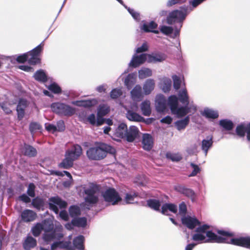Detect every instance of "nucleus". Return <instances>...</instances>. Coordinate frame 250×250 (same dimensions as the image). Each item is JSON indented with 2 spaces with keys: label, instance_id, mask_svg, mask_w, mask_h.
<instances>
[{
  "label": "nucleus",
  "instance_id": "a878e982",
  "mask_svg": "<svg viewBox=\"0 0 250 250\" xmlns=\"http://www.w3.org/2000/svg\"><path fill=\"white\" fill-rule=\"evenodd\" d=\"M127 126L125 123L120 124L115 130L114 135L119 138H124L127 131Z\"/></svg>",
  "mask_w": 250,
  "mask_h": 250
},
{
  "label": "nucleus",
  "instance_id": "2eb2a0df",
  "mask_svg": "<svg viewBox=\"0 0 250 250\" xmlns=\"http://www.w3.org/2000/svg\"><path fill=\"white\" fill-rule=\"evenodd\" d=\"M139 130L138 128L134 125L130 126L127 129L125 139L127 142H132L138 136Z\"/></svg>",
  "mask_w": 250,
  "mask_h": 250
},
{
  "label": "nucleus",
  "instance_id": "c85d7f7f",
  "mask_svg": "<svg viewBox=\"0 0 250 250\" xmlns=\"http://www.w3.org/2000/svg\"><path fill=\"white\" fill-rule=\"evenodd\" d=\"M72 104L77 106H83L85 107H91L97 104V100L95 99L85 101H76L72 102Z\"/></svg>",
  "mask_w": 250,
  "mask_h": 250
},
{
  "label": "nucleus",
  "instance_id": "de8ad7c7",
  "mask_svg": "<svg viewBox=\"0 0 250 250\" xmlns=\"http://www.w3.org/2000/svg\"><path fill=\"white\" fill-rule=\"evenodd\" d=\"M205 234H202L201 233L196 232L192 235V239L195 241H205L206 239Z\"/></svg>",
  "mask_w": 250,
  "mask_h": 250
},
{
  "label": "nucleus",
  "instance_id": "a19ab883",
  "mask_svg": "<svg viewBox=\"0 0 250 250\" xmlns=\"http://www.w3.org/2000/svg\"><path fill=\"white\" fill-rule=\"evenodd\" d=\"M32 205L35 208L40 210L43 207L44 201L42 198L37 197L32 200Z\"/></svg>",
  "mask_w": 250,
  "mask_h": 250
},
{
  "label": "nucleus",
  "instance_id": "b1692460",
  "mask_svg": "<svg viewBox=\"0 0 250 250\" xmlns=\"http://www.w3.org/2000/svg\"><path fill=\"white\" fill-rule=\"evenodd\" d=\"M142 144L145 150H150L153 146L152 136L148 134H144L143 136Z\"/></svg>",
  "mask_w": 250,
  "mask_h": 250
},
{
  "label": "nucleus",
  "instance_id": "49530a36",
  "mask_svg": "<svg viewBox=\"0 0 250 250\" xmlns=\"http://www.w3.org/2000/svg\"><path fill=\"white\" fill-rule=\"evenodd\" d=\"M48 89L55 94L61 93V87L56 83H53L48 86Z\"/></svg>",
  "mask_w": 250,
  "mask_h": 250
},
{
  "label": "nucleus",
  "instance_id": "20e7f679",
  "mask_svg": "<svg viewBox=\"0 0 250 250\" xmlns=\"http://www.w3.org/2000/svg\"><path fill=\"white\" fill-rule=\"evenodd\" d=\"M107 153L113 154L115 153V149L111 146L104 143L100 144L98 146L91 147L86 152L88 158L95 160L104 159Z\"/></svg>",
  "mask_w": 250,
  "mask_h": 250
},
{
  "label": "nucleus",
  "instance_id": "7ed1b4c3",
  "mask_svg": "<svg viewBox=\"0 0 250 250\" xmlns=\"http://www.w3.org/2000/svg\"><path fill=\"white\" fill-rule=\"evenodd\" d=\"M210 226L205 224L197 227L195 230L196 232L206 234V236L208 238L205 240V242H216V243H225L226 237H231L234 235L233 233L229 231L224 230H218L217 233L220 236H218L215 233L208 230Z\"/></svg>",
  "mask_w": 250,
  "mask_h": 250
},
{
  "label": "nucleus",
  "instance_id": "f257e3e1",
  "mask_svg": "<svg viewBox=\"0 0 250 250\" xmlns=\"http://www.w3.org/2000/svg\"><path fill=\"white\" fill-rule=\"evenodd\" d=\"M178 96L171 95L167 100V105L173 114L180 118L187 115L190 110L196 111L197 107L192 104V102L189 104V97L186 88L180 90Z\"/></svg>",
  "mask_w": 250,
  "mask_h": 250
},
{
  "label": "nucleus",
  "instance_id": "bb28decb",
  "mask_svg": "<svg viewBox=\"0 0 250 250\" xmlns=\"http://www.w3.org/2000/svg\"><path fill=\"white\" fill-rule=\"evenodd\" d=\"M36 245V240L31 236H27L23 243V247L25 250H30Z\"/></svg>",
  "mask_w": 250,
  "mask_h": 250
},
{
  "label": "nucleus",
  "instance_id": "8fccbe9b",
  "mask_svg": "<svg viewBox=\"0 0 250 250\" xmlns=\"http://www.w3.org/2000/svg\"><path fill=\"white\" fill-rule=\"evenodd\" d=\"M108 112V108L106 106L103 105L100 106L98 108L97 115L99 116H104L107 114Z\"/></svg>",
  "mask_w": 250,
  "mask_h": 250
},
{
  "label": "nucleus",
  "instance_id": "bf43d9fd",
  "mask_svg": "<svg viewBox=\"0 0 250 250\" xmlns=\"http://www.w3.org/2000/svg\"><path fill=\"white\" fill-rule=\"evenodd\" d=\"M45 129L49 131L52 132L53 133L56 132L57 131V126L54 125L50 124H45Z\"/></svg>",
  "mask_w": 250,
  "mask_h": 250
},
{
  "label": "nucleus",
  "instance_id": "9d476101",
  "mask_svg": "<svg viewBox=\"0 0 250 250\" xmlns=\"http://www.w3.org/2000/svg\"><path fill=\"white\" fill-rule=\"evenodd\" d=\"M67 206V202L58 196L53 197L49 199V209L53 211L57 214L59 212V208H65Z\"/></svg>",
  "mask_w": 250,
  "mask_h": 250
},
{
  "label": "nucleus",
  "instance_id": "dca6fc26",
  "mask_svg": "<svg viewBox=\"0 0 250 250\" xmlns=\"http://www.w3.org/2000/svg\"><path fill=\"white\" fill-rule=\"evenodd\" d=\"M231 244L250 249V237H241L237 238H232Z\"/></svg>",
  "mask_w": 250,
  "mask_h": 250
},
{
  "label": "nucleus",
  "instance_id": "5fc2aeb1",
  "mask_svg": "<svg viewBox=\"0 0 250 250\" xmlns=\"http://www.w3.org/2000/svg\"><path fill=\"white\" fill-rule=\"evenodd\" d=\"M29 57L28 56V53H27L24 54L23 55L19 56L17 58V61L19 62L23 63V62H25V61H26L27 60H28V61L29 62Z\"/></svg>",
  "mask_w": 250,
  "mask_h": 250
},
{
  "label": "nucleus",
  "instance_id": "79ce46f5",
  "mask_svg": "<svg viewBox=\"0 0 250 250\" xmlns=\"http://www.w3.org/2000/svg\"><path fill=\"white\" fill-rule=\"evenodd\" d=\"M69 214L72 217H75L80 214L79 207L76 206H72L69 208Z\"/></svg>",
  "mask_w": 250,
  "mask_h": 250
},
{
  "label": "nucleus",
  "instance_id": "9b49d317",
  "mask_svg": "<svg viewBox=\"0 0 250 250\" xmlns=\"http://www.w3.org/2000/svg\"><path fill=\"white\" fill-rule=\"evenodd\" d=\"M42 49V43L38 45L36 47L34 48L31 51L28 52L29 58V63L31 64H36L39 62V59L38 58L40 52Z\"/></svg>",
  "mask_w": 250,
  "mask_h": 250
},
{
  "label": "nucleus",
  "instance_id": "f704fd0d",
  "mask_svg": "<svg viewBox=\"0 0 250 250\" xmlns=\"http://www.w3.org/2000/svg\"><path fill=\"white\" fill-rule=\"evenodd\" d=\"M171 86V81L168 78L164 77L161 80V88L164 92H168Z\"/></svg>",
  "mask_w": 250,
  "mask_h": 250
},
{
  "label": "nucleus",
  "instance_id": "cd10ccee",
  "mask_svg": "<svg viewBox=\"0 0 250 250\" xmlns=\"http://www.w3.org/2000/svg\"><path fill=\"white\" fill-rule=\"evenodd\" d=\"M22 152L25 156L29 157H34L36 156L37 154V150L33 146L25 144L23 147Z\"/></svg>",
  "mask_w": 250,
  "mask_h": 250
},
{
  "label": "nucleus",
  "instance_id": "a211bd4d",
  "mask_svg": "<svg viewBox=\"0 0 250 250\" xmlns=\"http://www.w3.org/2000/svg\"><path fill=\"white\" fill-rule=\"evenodd\" d=\"M182 222L189 229H193L200 223L196 218H193L190 216H185L182 218Z\"/></svg>",
  "mask_w": 250,
  "mask_h": 250
},
{
  "label": "nucleus",
  "instance_id": "6e6d98bb",
  "mask_svg": "<svg viewBox=\"0 0 250 250\" xmlns=\"http://www.w3.org/2000/svg\"><path fill=\"white\" fill-rule=\"evenodd\" d=\"M137 196V194L134 193L133 195L127 193L125 195V200L126 203H132L134 200V197Z\"/></svg>",
  "mask_w": 250,
  "mask_h": 250
},
{
  "label": "nucleus",
  "instance_id": "c03bdc74",
  "mask_svg": "<svg viewBox=\"0 0 250 250\" xmlns=\"http://www.w3.org/2000/svg\"><path fill=\"white\" fill-rule=\"evenodd\" d=\"M123 95V92L120 88H114L110 92V97L113 99H117Z\"/></svg>",
  "mask_w": 250,
  "mask_h": 250
},
{
  "label": "nucleus",
  "instance_id": "0e129e2a",
  "mask_svg": "<svg viewBox=\"0 0 250 250\" xmlns=\"http://www.w3.org/2000/svg\"><path fill=\"white\" fill-rule=\"evenodd\" d=\"M57 128V130L59 131H63L65 129V125L63 121L60 120L57 123L56 125Z\"/></svg>",
  "mask_w": 250,
  "mask_h": 250
},
{
  "label": "nucleus",
  "instance_id": "a18cd8bd",
  "mask_svg": "<svg viewBox=\"0 0 250 250\" xmlns=\"http://www.w3.org/2000/svg\"><path fill=\"white\" fill-rule=\"evenodd\" d=\"M123 5L127 10L128 12L130 13V14L132 16V17L135 20H136V21H140V16L139 13L136 12L134 10L131 9L129 7H127L124 4Z\"/></svg>",
  "mask_w": 250,
  "mask_h": 250
},
{
  "label": "nucleus",
  "instance_id": "4468645a",
  "mask_svg": "<svg viewBox=\"0 0 250 250\" xmlns=\"http://www.w3.org/2000/svg\"><path fill=\"white\" fill-rule=\"evenodd\" d=\"M146 60L147 54H146L134 55L129 63V66L136 68L144 63Z\"/></svg>",
  "mask_w": 250,
  "mask_h": 250
},
{
  "label": "nucleus",
  "instance_id": "0eeeda50",
  "mask_svg": "<svg viewBox=\"0 0 250 250\" xmlns=\"http://www.w3.org/2000/svg\"><path fill=\"white\" fill-rule=\"evenodd\" d=\"M44 233L43 238L46 242H49L56 237L55 231L54 230V224L50 219H45L41 223Z\"/></svg>",
  "mask_w": 250,
  "mask_h": 250
},
{
  "label": "nucleus",
  "instance_id": "ddd939ff",
  "mask_svg": "<svg viewBox=\"0 0 250 250\" xmlns=\"http://www.w3.org/2000/svg\"><path fill=\"white\" fill-rule=\"evenodd\" d=\"M167 99L162 94L158 95L155 99V106L159 112H164L167 108Z\"/></svg>",
  "mask_w": 250,
  "mask_h": 250
},
{
  "label": "nucleus",
  "instance_id": "6e6552de",
  "mask_svg": "<svg viewBox=\"0 0 250 250\" xmlns=\"http://www.w3.org/2000/svg\"><path fill=\"white\" fill-rule=\"evenodd\" d=\"M54 112L64 116H72L75 113V110L72 107L62 103H53L51 105Z\"/></svg>",
  "mask_w": 250,
  "mask_h": 250
},
{
  "label": "nucleus",
  "instance_id": "f03ea898",
  "mask_svg": "<svg viewBox=\"0 0 250 250\" xmlns=\"http://www.w3.org/2000/svg\"><path fill=\"white\" fill-rule=\"evenodd\" d=\"M187 14V8H184L182 10H175L172 11L167 16V22L168 24H175L174 28L170 26L162 25L160 26V31L166 35H169L173 32L174 29L175 32L173 38L179 36L180 29L182 27L183 22Z\"/></svg>",
  "mask_w": 250,
  "mask_h": 250
},
{
  "label": "nucleus",
  "instance_id": "423d86ee",
  "mask_svg": "<svg viewBox=\"0 0 250 250\" xmlns=\"http://www.w3.org/2000/svg\"><path fill=\"white\" fill-rule=\"evenodd\" d=\"M85 194L84 200L90 205L96 204L99 201L100 188L98 186L93 183H89L87 187L83 188Z\"/></svg>",
  "mask_w": 250,
  "mask_h": 250
},
{
  "label": "nucleus",
  "instance_id": "680f3d73",
  "mask_svg": "<svg viewBox=\"0 0 250 250\" xmlns=\"http://www.w3.org/2000/svg\"><path fill=\"white\" fill-rule=\"evenodd\" d=\"M186 0H168L167 3V7H170L176 4L180 3L185 1Z\"/></svg>",
  "mask_w": 250,
  "mask_h": 250
},
{
  "label": "nucleus",
  "instance_id": "69168bd1",
  "mask_svg": "<svg viewBox=\"0 0 250 250\" xmlns=\"http://www.w3.org/2000/svg\"><path fill=\"white\" fill-rule=\"evenodd\" d=\"M59 216L64 221H67L68 219V215L66 210H63L61 211L59 213Z\"/></svg>",
  "mask_w": 250,
  "mask_h": 250
},
{
  "label": "nucleus",
  "instance_id": "39448f33",
  "mask_svg": "<svg viewBox=\"0 0 250 250\" xmlns=\"http://www.w3.org/2000/svg\"><path fill=\"white\" fill-rule=\"evenodd\" d=\"M82 153V149L78 145H74L70 149L66 151L64 158L59 164V167L64 169H68L73 165L74 161L78 159Z\"/></svg>",
  "mask_w": 250,
  "mask_h": 250
},
{
  "label": "nucleus",
  "instance_id": "f8f14e48",
  "mask_svg": "<svg viewBox=\"0 0 250 250\" xmlns=\"http://www.w3.org/2000/svg\"><path fill=\"white\" fill-rule=\"evenodd\" d=\"M236 134L240 137H244L247 133V139L250 141V123L247 125L241 124L236 128Z\"/></svg>",
  "mask_w": 250,
  "mask_h": 250
},
{
  "label": "nucleus",
  "instance_id": "7c9ffc66",
  "mask_svg": "<svg viewBox=\"0 0 250 250\" xmlns=\"http://www.w3.org/2000/svg\"><path fill=\"white\" fill-rule=\"evenodd\" d=\"M140 108L144 116H149L151 114V110L149 101L146 100L143 102L140 105Z\"/></svg>",
  "mask_w": 250,
  "mask_h": 250
},
{
  "label": "nucleus",
  "instance_id": "6ab92c4d",
  "mask_svg": "<svg viewBox=\"0 0 250 250\" xmlns=\"http://www.w3.org/2000/svg\"><path fill=\"white\" fill-rule=\"evenodd\" d=\"M37 217L36 213L33 210L25 209L21 214V219L25 222H29L34 221Z\"/></svg>",
  "mask_w": 250,
  "mask_h": 250
},
{
  "label": "nucleus",
  "instance_id": "473e14b6",
  "mask_svg": "<svg viewBox=\"0 0 250 250\" xmlns=\"http://www.w3.org/2000/svg\"><path fill=\"white\" fill-rule=\"evenodd\" d=\"M219 124L225 130L227 131H230L234 127V124L233 122L228 119H223L220 120Z\"/></svg>",
  "mask_w": 250,
  "mask_h": 250
},
{
  "label": "nucleus",
  "instance_id": "4c0bfd02",
  "mask_svg": "<svg viewBox=\"0 0 250 250\" xmlns=\"http://www.w3.org/2000/svg\"><path fill=\"white\" fill-rule=\"evenodd\" d=\"M152 70L148 68L144 67L138 71L139 78L140 79H144L152 76Z\"/></svg>",
  "mask_w": 250,
  "mask_h": 250
},
{
  "label": "nucleus",
  "instance_id": "393cba45",
  "mask_svg": "<svg viewBox=\"0 0 250 250\" xmlns=\"http://www.w3.org/2000/svg\"><path fill=\"white\" fill-rule=\"evenodd\" d=\"M212 139V136H208L207 137L206 139H203L202 141L201 148L206 156L207 155L208 150L213 145Z\"/></svg>",
  "mask_w": 250,
  "mask_h": 250
},
{
  "label": "nucleus",
  "instance_id": "3c124183",
  "mask_svg": "<svg viewBox=\"0 0 250 250\" xmlns=\"http://www.w3.org/2000/svg\"><path fill=\"white\" fill-rule=\"evenodd\" d=\"M172 78L173 81V87L175 90H177L181 86V81L180 78L177 75H173Z\"/></svg>",
  "mask_w": 250,
  "mask_h": 250
},
{
  "label": "nucleus",
  "instance_id": "052dcab7",
  "mask_svg": "<svg viewBox=\"0 0 250 250\" xmlns=\"http://www.w3.org/2000/svg\"><path fill=\"white\" fill-rule=\"evenodd\" d=\"M148 49V46L147 45V43L146 42L144 43L141 46L138 47L136 50V52L137 53H140L142 52H145L147 51Z\"/></svg>",
  "mask_w": 250,
  "mask_h": 250
},
{
  "label": "nucleus",
  "instance_id": "338daca9",
  "mask_svg": "<svg viewBox=\"0 0 250 250\" xmlns=\"http://www.w3.org/2000/svg\"><path fill=\"white\" fill-rule=\"evenodd\" d=\"M19 199L20 200L23 201L24 203H28L30 202L31 199L28 196H27L25 194H23L19 196Z\"/></svg>",
  "mask_w": 250,
  "mask_h": 250
},
{
  "label": "nucleus",
  "instance_id": "412c9836",
  "mask_svg": "<svg viewBox=\"0 0 250 250\" xmlns=\"http://www.w3.org/2000/svg\"><path fill=\"white\" fill-rule=\"evenodd\" d=\"M201 114L208 119H215L219 117V113L217 110L208 107H205L201 112Z\"/></svg>",
  "mask_w": 250,
  "mask_h": 250
},
{
  "label": "nucleus",
  "instance_id": "ea45409f",
  "mask_svg": "<svg viewBox=\"0 0 250 250\" xmlns=\"http://www.w3.org/2000/svg\"><path fill=\"white\" fill-rule=\"evenodd\" d=\"M135 82V77L133 74H129L125 79V84L128 89H130Z\"/></svg>",
  "mask_w": 250,
  "mask_h": 250
},
{
  "label": "nucleus",
  "instance_id": "13d9d810",
  "mask_svg": "<svg viewBox=\"0 0 250 250\" xmlns=\"http://www.w3.org/2000/svg\"><path fill=\"white\" fill-rule=\"evenodd\" d=\"M41 128L40 125L37 123H31L29 125L30 131L32 133L36 130H40Z\"/></svg>",
  "mask_w": 250,
  "mask_h": 250
},
{
  "label": "nucleus",
  "instance_id": "c756f323",
  "mask_svg": "<svg viewBox=\"0 0 250 250\" xmlns=\"http://www.w3.org/2000/svg\"><path fill=\"white\" fill-rule=\"evenodd\" d=\"M189 116H187L184 119L175 122L174 124L177 130L181 131L185 129L189 123Z\"/></svg>",
  "mask_w": 250,
  "mask_h": 250
},
{
  "label": "nucleus",
  "instance_id": "1a4fd4ad",
  "mask_svg": "<svg viewBox=\"0 0 250 250\" xmlns=\"http://www.w3.org/2000/svg\"><path fill=\"white\" fill-rule=\"evenodd\" d=\"M102 196L106 202L112 205H117L122 200L118 192L113 188H109L103 192Z\"/></svg>",
  "mask_w": 250,
  "mask_h": 250
},
{
  "label": "nucleus",
  "instance_id": "09e8293b",
  "mask_svg": "<svg viewBox=\"0 0 250 250\" xmlns=\"http://www.w3.org/2000/svg\"><path fill=\"white\" fill-rule=\"evenodd\" d=\"M35 188L36 186L33 183H30L28 185L27 193L29 196L31 197H34L35 196Z\"/></svg>",
  "mask_w": 250,
  "mask_h": 250
},
{
  "label": "nucleus",
  "instance_id": "f3484780",
  "mask_svg": "<svg viewBox=\"0 0 250 250\" xmlns=\"http://www.w3.org/2000/svg\"><path fill=\"white\" fill-rule=\"evenodd\" d=\"M27 106V102L24 99H20L16 108L17 117L19 120L23 119L25 115V109Z\"/></svg>",
  "mask_w": 250,
  "mask_h": 250
},
{
  "label": "nucleus",
  "instance_id": "4be33fe9",
  "mask_svg": "<svg viewBox=\"0 0 250 250\" xmlns=\"http://www.w3.org/2000/svg\"><path fill=\"white\" fill-rule=\"evenodd\" d=\"M126 117L128 120L133 122H140L144 120L143 117L131 109L126 110Z\"/></svg>",
  "mask_w": 250,
  "mask_h": 250
},
{
  "label": "nucleus",
  "instance_id": "5701e85b",
  "mask_svg": "<svg viewBox=\"0 0 250 250\" xmlns=\"http://www.w3.org/2000/svg\"><path fill=\"white\" fill-rule=\"evenodd\" d=\"M155 81L153 79H148L146 80L143 85L144 93L146 95L149 94L154 89Z\"/></svg>",
  "mask_w": 250,
  "mask_h": 250
},
{
  "label": "nucleus",
  "instance_id": "4d7b16f0",
  "mask_svg": "<svg viewBox=\"0 0 250 250\" xmlns=\"http://www.w3.org/2000/svg\"><path fill=\"white\" fill-rule=\"evenodd\" d=\"M141 29L144 30L146 32H152L155 34H158L159 33V31L157 30L149 29L148 28V25L146 23H145L143 24V25L141 27Z\"/></svg>",
  "mask_w": 250,
  "mask_h": 250
},
{
  "label": "nucleus",
  "instance_id": "e2e57ef3",
  "mask_svg": "<svg viewBox=\"0 0 250 250\" xmlns=\"http://www.w3.org/2000/svg\"><path fill=\"white\" fill-rule=\"evenodd\" d=\"M187 212V206L184 202H182L179 205V213L185 215Z\"/></svg>",
  "mask_w": 250,
  "mask_h": 250
},
{
  "label": "nucleus",
  "instance_id": "72a5a7b5",
  "mask_svg": "<svg viewBox=\"0 0 250 250\" xmlns=\"http://www.w3.org/2000/svg\"><path fill=\"white\" fill-rule=\"evenodd\" d=\"M131 95L133 100H138L142 98V87L140 85H136L131 90Z\"/></svg>",
  "mask_w": 250,
  "mask_h": 250
},
{
  "label": "nucleus",
  "instance_id": "864d4df0",
  "mask_svg": "<svg viewBox=\"0 0 250 250\" xmlns=\"http://www.w3.org/2000/svg\"><path fill=\"white\" fill-rule=\"evenodd\" d=\"M190 166L193 169L192 172L189 174V177H192L196 176L198 173L200 171V169L198 166L195 165L192 163H190Z\"/></svg>",
  "mask_w": 250,
  "mask_h": 250
},
{
  "label": "nucleus",
  "instance_id": "c9c22d12",
  "mask_svg": "<svg viewBox=\"0 0 250 250\" xmlns=\"http://www.w3.org/2000/svg\"><path fill=\"white\" fill-rule=\"evenodd\" d=\"M35 79L40 82H45L47 80L46 74L43 70L40 69L36 72L34 75Z\"/></svg>",
  "mask_w": 250,
  "mask_h": 250
},
{
  "label": "nucleus",
  "instance_id": "58836bf2",
  "mask_svg": "<svg viewBox=\"0 0 250 250\" xmlns=\"http://www.w3.org/2000/svg\"><path fill=\"white\" fill-rule=\"evenodd\" d=\"M147 204L151 208L156 211H160L161 203L159 200L149 199L147 201Z\"/></svg>",
  "mask_w": 250,
  "mask_h": 250
},
{
  "label": "nucleus",
  "instance_id": "2f4dec72",
  "mask_svg": "<svg viewBox=\"0 0 250 250\" xmlns=\"http://www.w3.org/2000/svg\"><path fill=\"white\" fill-rule=\"evenodd\" d=\"M168 210L174 213H175L177 210V206L173 204H165L162 207V210H161V212L162 214L167 215Z\"/></svg>",
  "mask_w": 250,
  "mask_h": 250
},
{
  "label": "nucleus",
  "instance_id": "37998d69",
  "mask_svg": "<svg viewBox=\"0 0 250 250\" xmlns=\"http://www.w3.org/2000/svg\"><path fill=\"white\" fill-rule=\"evenodd\" d=\"M42 230L43 229L41 223H37L32 229V233L35 237L39 236Z\"/></svg>",
  "mask_w": 250,
  "mask_h": 250
},
{
  "label": "nucleus",
  "instance_id": "e433bc0d",
  "mask_svg": "<svg viewBox=\"0 0 250 250\" xmlns=\"http://www.w3.org/2000/svg\"><path fill=\"white\" fill-rule=\"evenodd\" d=\"M72 224L76 227L84 228L87 225V219L85 217H80L73 219Z\"/></svg>",
  "mask_w": 250,
  "mask_h": 250
},
{
  "label": "nucleus",
  "instance_id": "aec40b11",
  "mask_svg": "<svg viewBox=\"0 0 250 250\" xmlns=\"http://www.w3.org/2000/svg\"><path fill=\"white\" fill-rule=\"evenodd\" d=\"M166 56L162 53H156L152 54H147V62L150 63L160 62L165 61Z\"/></svg>",
  "mask_w": 250,
  "mask_h": 250
},
{
  "label": "nucleus",
  "instance_id": "603ef678",
  "mask_svg": "<svg viewBox=\"0 0 250 250\" xmlns=\"http://www.w3.org/2000/svg\"><path fill=\"white\" fill-rule=\"evenodd\" d=\"M167 158L175 162H178L182 158V156L178 154H167Z\"/></svg>",
  "mask_w": 250,
  "mask_h": 250
},
{
  "label": "nucleus",
  "instance_id": "774afa93",
  "mask_svg": "<svg viewBox=\"0 0 250 250\" xmlns=\"http://www.w3.org/2000/svg\"><path fill=\"white\" fill-rule=\"evenodd\" d=\"M172 121V118L171 117H170L169 116H167L165 117V118H162L160 122L162 123H164V124L169 125L171 123Z\"/></svg>",
  "mask_w": 250,
  "mask_h": 250
}]
</instances>
